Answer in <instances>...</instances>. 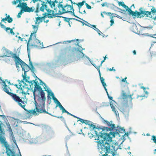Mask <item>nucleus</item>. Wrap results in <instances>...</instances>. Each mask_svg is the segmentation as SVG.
<instances>
[{
    "label": "nucleus",
    "mask_w": 156,
    "mask_h": 156,
    "mask_svg": "<svg viewBox=\"0 0 156 156\" xmlns=\"http://www.w3.org/2000/svg\"><path fill=\"white\" fill-rule=\"evenodd\" d=\"M110 105V102H103L101 104L100 106H99V107H105L108 106Z\"/></svg>",
    "instance_id": "79ce46f5"
},
{
    "label": "nucleus",
    "mask_w": 156,
    "mask_h": 156,
    "mask_svg": "<svg viewBox=\"0 0 156 156\" xmlns=\"http://www.w3.org/2000/svg\"><path fill=\"white\" fill-rule=\"evenodd\" d=\"M33 36L32 34H30V37L28 39V41L27 40H25V41L27 42V53L30 54V41L32 40V37Z\"/></svg>",
    "instance_id": "b1692460"
},
{
    "label": "nucleus",
    "mask_w": 156,
    "mask_h": 156,
    "mask_svg": "<svg viewBox=\"0 0 156 156\" xmlns=\"http://www.w3.org/2000/svg\"><path fill=\"white\" fill-rule=\"evenodd\" d=\"M118 7L116 6L113 3H108L107 7L115 11H117V10L115 9H117Z\"/></svg>",
    "instance_id": "7c9ffc66"
},
{
    "label": "nucleus",
    "mask_w": 156,
    "mask_h": 156,
    "mask_svg": "<svg viewBox=\"0 0 156 156\" xmlns=\"http://www.w3.org/2000/svg\"><path fill=\"white\" fill-rule=\"evenodd\" d=\"M3 60L5 61V62L8 63V64H10L11 65H13L12 60V59H10V58L9 59H3Z\"/></svg>",
    "instance_id": "a18cd8bd"
},
{
    "label": "nucleus",
    "mask_w": 156,
    "mask_h": 156,
    "mask_svg": "<svg viewBox=\"0 0 156 156\" xmlns=\"http://www.w3.org/2000/svg\"><path fill=\"white\" fill-rule=\"evenodd\" d=\"M7 117L8 118H10L14 120H16V121L15 122H17V123H22L23 122L22 121H21L18 119L15 118L14 117H11L9 116H7Z\"/></svg>",
    "instance_id": "37998d69"
},
{
    "label": "nucleus",
    "mask_w": 156,
    "mask_h": 156,
    "mask_svg": "<svg viewBox=\"0 0 156 156\" xmlns=\"http://www.w3.org/2000/svg\"><path fill=\"white\" fill-rule=\"evenodd\" d=\"M80 120H81L80 122H81L82 123H84L86 125H87L89 126V128L90 129V131H92L94 130H95V129H98V126H96V125H94L95 123H94L92 122L82 119Z\"/></svg>",
    "instance_id": "9d476101"
},
{
    "label": "nucleus",
    "mask_w": 156,
    "mask_h": 156,
    "mask_svg": "<svg viewBox=\"0 0 156 156\" xmlns=\"http://www.w3.org/2000/svg\"><path fill=\"white\" fill-rule=\"evenodd\" d=\"M114 124L113 123H110V122L108 121L107 122L106 125L109 128H110V130H112L113 127V126Z\"/></svg>",
    "instance_id": "5fc2aeb1"
},
{
    "label": "nucleus",
    "mask_w": 156,
    "mask_h": 156,
    "mask_svg": "<svg viewBox=\"0 0 156 156\" xmlns=\"http://www.w3.org/2000/svg\"><path fill=\"white\" fill-rule=\"evenodd\" d=\"M12 99L16 102L17 103L18 105L21 107H22L21 104H22L21 103L25 105L24 101L22 100L20 98V97L17 95H16V96L12 98Z\"/></svg>",
    "instance_id": "4be33fe9"
},
{
    "label": "nucleus",
    "mask_w": 156,
    "mask_h": 156,
    "mask_svg": "<svg viewBox=\"0 0 156 156\" xmlns=\"http://www.w3.org/2000/svg\"><path fill=\"white\" fill-rule=\"evenodd\" d=\"M113 15H114V16H115V17H117L119 19H122V20L123 21H127V22H128L129 23V22H129L128 21L129 20H124L123 19H122L123 17L120 16L118 15H117V14H116V13H114V14Z\"/></svg>",
    "instance_id": "680f3d73"
},
{
    "label": "nucleus",
    "mask_w": 156,
    "mask_h": 156,
    "mask_svg": "<svg viewBox=\"0 0 156 156\" xmlns=\"http://www.w3.org/2000/svg\"><path fill=\"white\" fill-rule=\"evenodd\" d=\"M36 20L35 21V24H37L38 25L42 22V20H41V17L38 16L35 18Z\"/></svg>",
    "instance_id": "c9c22d12"
},
{
    "label": "nucleus",
    "mask_w": 156,
    "mask_h": 156,
    "mask_svg": "<svg viewBox=\"0 0 156 156\" xmlns=\"http://www.w3.org/2000/svg\"><path fill=\"white\" fill-rule=\"evenodd\" d=\"M2 49L4 51H5V53H4L3 55L1 56L2 57H11V55L13 54V52L12 51L7 49L4 47L2 48Z\"/></svg>",
    "instance_id": "aec40b11"
},
{
    "label": "nucleus",
    "mask_w": 156,
    "mask_h": 156,
    "mask_svg": "<svg viewBox=\"0 0 156 156\" xmlns=\"http://www.w3.org/2000/svg\"><path fill=\"white\" fill-rule=\"evenodd\" d=\"M41 97H39L37 99V101L40 102L39 104H38L36 106H35V109L37 110V112L38 114V115L40 113H44L43 112H42L43 110H45V101L46 97L45 94L40 95Z\"/></svg>",
    "instance_id": "20e7f679"
},
{
    "label": "nucleus",
    "mask_w": 156,
    "mask_h": 156,
    "mask_svg": "<svg viewBox=\"0 0 156 156\" xmlns=\"http://www.w3.org/2000/svg\"><path fill=\"white\" fill-rule=\"evenodd\" d=\"M7 21L9 23H11L13 21V19L12 17H11L10 16H8L5 17Z\"/></svg>",
    "instance_id": "8fccbe9b"
},
{
    "label": "nucleus",
    "mask_w": 156,
    "mask_h": 156,
    "mask_svg": "<svg viewBox=\"0 0 156 156\" xmlns=\"http://www.w3.org/2000/svg\"><path fill=\"white\" fill-rule=\"evenodd\" d=\"M151 140H153V142L156 144V136L153 135L151 136Z\"/></svg>",
    "instance_id": "774afa93"
},
{
    "label": "nucleus",
    "mask_w": 156,
    "mask_h": 156,
    "mask_svg": "<svg viewBox=\"0 0 156 156\" xmlns=\"http://www.w3.org/2000/svg\"><path fill=\"white\" fill-rule=\"evenodd\" d=\"M38 80L39 81V83L42 86H45V87H44V88H46L47 89H45V90H44V91H47V93H48L50 91H51V90L50 89L47 85V84L45 83H44L42 80H41L39 78H38Z\"/></svg>",
    "instance_id": "bb28decb"
},
{
    "label": "nucleus",
    "mask_w": 156,
    "mask_h": 156,
    "mask_svg": "<svg viewBox=\"0 0 156 156\" xmlns=\"http://www.w3.org/2000/svg\"><path fill=\"white\" fill-rule=\"evenodd\" d=\"M100 79L102 85L106 84V83L105 81V78L103 77H101L100 78Z\"/></svg>",
    "instance_id": "338daca9"
},
{
    "label": "nucleus",
    "mask_w": 156,
    "mask_h": 156,
    "mask_svg": "<svg viewBox=\"0 0 156 156\" xmlns=\"http://www.w3.org/2000/svg\"><path fill=\"white\" fill-rule=\"evenodd\" d=\"M146 10L144 7H140L138 11L136 10L134 11L132 17L134 19L136 18L140 19L145 16Z\"/></svg>",
    "instance_id": "39448f33"
},
{
    "label": "nucleus",
    "mask_w": 156,
    "mask_h": 156,
    "mask_svg": "<svg viewBox=\"0 0 156 156\" xmlns=\"http://www.w3.org/2000/svg\"><path fill=\"white\" fill-rule=\"evenodd\" d=\"M113 130L112 129V130H109V131H110V132L109 133H107L106 132L105 133V135L103 137L112 136Z\"/></svg>",
    "instance_id": "603ef678"
},
{
    "label": "nucleus",
    "mask_w": 156,
    "mask_h": 156,
    "mask_svg": "<svg viewBox=\"0 0 156 156\" xmlns=\"http://www.w3.org/2000/svg\"><path fill=\"white\" fill-rule=\"evenodd\" d=\"M80 49L79 48L73 47L72 48L70 46L62 51L60 54L57 62L61 63L68 64L78 60H83L84 61L88 57L86 55L83 51L85 48H83L81 46Z\"/></svg>",
    "instance_id": "f257e3e1"
},
{
    "label": "nucleus",
    "mask_w": 156,
    "mask_h": 156,
    "mask_svg": "<svg viewBox=\"0 0 156 156\" xmlns=\"http://www.w3.org/2000/svg\"><path fill=\"white\" fill-rule=\"evenodd\" d=\"M33 96L34 101L33 102V103L34 104L35 106H37V105H38V104L36 101V97H37L38 98H39V97H41V96L40 95H39V94H38L33 95Z\"/></svg>",
    "instance_id": "e433bc0d"
},
{
    "label": "nucleus",
    "mask_w": 156,
    "mask_h": 156,
    "mask_svg": "<svg viewBox=\"0 0 156 156\" xmlns=\"http://www.w3.org/2000/svg\"><path fill=\"white\" fill-rule=\"evenodd\" d=\"M29 143L31 144H37L38 143L37 141L35 139H30V140H29Z\"/></svg>",
    "instance_id": "3c124183"
},
{
    "label": "nucleus",
    "mask_w": 156,
    "mask_h": 156,
    "mask_svg": "<svg viewBox=\"0 0 156 156\" xmlns=\"http://www.w3.org/2000/svg\"><path fill=\"white\" fill-rule=\"evenodd\" d=\"M106 144H105V145H102L100 143V140L98 141V149H99L101 148L102 151L104 150V151H105V153L109 154L111 153V152L112 150V149L110 148V145H105Z\"/></svg>",
    "instance_id": "f8f14e48"
},
{
    "label": "nucleus",
    "mask_w": 156,
    "mask_h": 156,
    "mask_svg": "<svg viewBox=\"0 0 156 156\" xmlns=\"http://www.w3.org/2000/svg\"><path fill=\"white\" fill-rule=\"evenodd\" d=\"M11 57L14 58V60H17L20 58L19 55H17L16 53H13V54L11 55Z\"/></svg>",
    "instance_id": "c03bdc74"
},
{
    "label": "nucleus",
    "mask_w": 156,
    "mask_h": 156,
    "mask_svg": "<svg viewBox=\"0 0 156 156\" xmlns=\"http://www.w3.org/2000/svg\"><path fill=\"white\" fill-rule=\"evenodd\" d=\"M36 79L35 80H26V82L29 83V86L30 87H32V86H33L34 84H35V82L36 81Z\"/></svg>",
    "instance_id": "4c0bfd02"
},
{
    "label": "nucleus",
    "mask_w": 156,
    "mask_h": 156,
    "mask_svg": "<svg viewBox=\"0 0 156 156\" xmlns=\"http://www.w3.org/2000/svg\"><path fill=\"white\" fill-rule=\"evenodd\" d=\"M79 19L83 21L84 22L86 23L85 25L88 26L90 27H91L92 24H90L89 23H88V22L85 20L81 18L80 17V18H78Z\"/></svg>",
    "instance_id": "4d7b16f0"
},
{
    "label": "nucleus",
    "mask_w": 156,
    "mask_h": 156,
    "mask_svg": "<svg viewBox=\"0 0 156 156\" xmlns=\"http://www.w3.org/2000/svg\"><path fill=\"white\" fill-rule=\"evenodd\" d=\"M67 12H68L66 11L65 9H62V12L59 10L57 13L58 16H59L63 14L67 13Z\"/></svg>",
    "instance_id": "864d4df0"
},
{
    "label": "nucleus",
    "mask_w": 156,
    "mask_h": 156,
    "mask_svg": "<svg viewBox=\"0 0 156 156\" xmlns=\"http://www.w3.org/2000/svg\"><path fill=\"white\" fill-rule=\"evenodd\" d=\"M123 129H118L117 130H116L115 131L116 132H119V133H125V129H124V128H123Z\"/></svg>",
    "instance_id": "bf43d9fd"
},
{
    "label": "nucleus",
    "mask_w": 156,
    "mask_h": 156,
    "mask_svg": "<svg viewBox=\"0 0 156 156\" xmlns=\"http://www.w3.org/2000/svg\"><path fill=\"white\" fill-rule=\"evenodd\" d=\"M35 110V108L34 109L29 110L28 111L26 112V114L28 115V116H30V117L31 115L30 114H32V115H34L35 116L39 115L37 110Z\"/></svg>",
    "instance_id": "cd10ccee"
},
{
    "label": "nucleus",
    "mask_w": 156,
    "mask_h": 156,
    "mask_svg": "<svg viewBox=\"0 0 156 156\" xmlns=\"http://www.w3.org/2000/svg\"><path fill=\"white\" fill-rule=\"evenodd\" d=\"M28 56L29 62V64L30 66L28 65L26 63H25V64H23V65H22L21 66L22 68V70L24 72L26 71L24 66H26V67H27L29 68V70H31L32 73H34V72L35 70V68L34 66L33 63L31 60L30 54H28Z\"/></svg>",
    "instance_id": "1a4fd4ad"
},
{
    "label": "nucleus",
    "mask_w": 156,
    "mask_h": 156,
    "mask_svg": "<svg viewBox=\"0 0 156 156\" xmlns=\"http://www.w3.org/2000/svg\"><path fill=\"white\" fill-rule=\"evenodd\" d=\"M16 8H20L21 9H23V10L25 12H33L34 10V6L31 7H29L27 5V2H21L20 4H19L16 6Z\"/></svg>",
    "instance_id": "6e6552de"
},
{
    "label": "nucleus",
    "mask_w": 156,
    "mask_h": 156,
    "mask_svg": "<svg viewBox=\"0 0 156 156\" xmlns=\"http://www.w3.org/2000/svg\"><path fill=\"white\" fill-rule=\"evenodd\" d=\"M48 2V4L49 5L50 7L52 9L53 8V7H55V3H58V2L57 0H55L54 1L50 0Z\"/></svg>",
    "instance_id": "c756f323"
},
{
    "label": "nucleus",
    "mask_w": 156,
    "mask_h": 156,
    "mask_svg": "<svg viewBox=\"0 0 156 156\" xmlns=\"http://www.w3.org/2000/svg\"><path fill=\"white\" fill-rule=\"evenodd\" d=\"M0 143L2 144H4V147L6 148V153L7 156H18V154L16 153V151L14 149H11L6 140V138L5 140L3 141L2 143L1 142Z\"/></svg>",
    "instance_id": "423d86ee"
},
{
    "label": "nucleus",
    "mask_w": 156,
    "mask_h": 156,
    "mask_svg": "<svg viewBox=\"0 0 156 156\" xmlns=\"http://www.w3.org/2000/svg\"><path fill=\"white\" fill-rule=\"evenodd\" d=\"M4 127H6L5 125L3 123L2 121L0 120V142H2L3 141L5 140V138L4 136L5 133L4 128L2 127V126Z\"/></svg>",
    "instance_id": "ddd939ff"
},
{
    "label": "nucleus",
    "mask_w": 156,
    "mask_h": 156,
    "mask_svg": "<svg viewBox=\"0 0 156 156\" xmlns=\"http://www.w3.org/2000/svg\"><path fill=\"white\" fill-rule=\"evenodd\" d=\"M34 84V87L36 88L39 90V94L40 95L45 94V93L44 92V90H43L42 87L41 86V85L36 80V81Z\"/></svg>",
    "instance_id": "6ab92c4d"
},
{
    "label": "nucleus",
    "mask_w": 156,
    "mask_h": 156,
    "mask_svg": "<svg viewBox=\"0 0 156 156\" xmlns=\"http://www.w3.org/2000/svg\"><path fill=\"white\" fill-rule=\"evenodd\" d=\"M60 109L61 110H62V112L63 113H66L67 112V111L66 110V109L63 107L62 106V105H61L60 107H59Z\"/></svg>",
    "instance_id": "e2e57ef3"
},
{
    "label": "nucleus",
    "mask_w": 156,
    "mask_h": 156,
    "mask_svg": "<svg viewBox=\"0 0 156 156\" xmlns=\"http://www.w3.org/2000/svg\"><path fill=\"white\" fill-rule=\"evenodd\" d=\"M59 55H59V56L58 57V59L56 60L55 61L56 63H59L60 64H66V63H64L62 64V63H61L59 62H57V60H58V57L59 56ZM47 66L48 67V68H55V67H56V66H57V64H54V63H47Z\"/></svg>",
    "instance_id": "a878e982"
},
{
    "label": "nucleus",
    "mask_w": 156,
    "mask_h": 156,
    "mask_svg": "<svg viewBox=\"0 0 156 156\" xmlns=\"http://www.w3.org/2000/svg\"><path fill=\"white\" fill-rule=\"evenodd\" d=\"M49 93H50V96L52 98V99L53 100L54 102L56 104L55 108H56L58 106V107H60V106L61 105H62V104L60 103V102L55 97L54 93L51 90V91H50L49 92L48 94Z\"/></svg>",
    "instance_id": "f3484780"
},
{
    "label": "nucleus",
    "mask_w": 156,
    "mask_h": 156,
    "mask_svg": "<svg viewBox=\"0 0 156 156\" xmlns=\"http://www.w3.org/2000/svg\"><path fill=\"white\" fill-rule=\"evenodd\" d=\"M98 116L100 118V119L102 122L104 124L106 125L108 121L107 120L105 119L102 117L101 115L98 112Z\"/></svg>",
    "instance_id": "a19ab883"
},
{
    "label": "nucleus",
    "mask_w": 156,
    "mask_h": 156,
    "mask_svg": "<svg viewBox=\"0 0 156 156\" xmlns=\"http://www.w3.org/2000/svg\"><path fill=\"white\" fill-rule=\"evenodd\" d=\"M145 13V17H147L149 16V15H151L152 14L151 11H149L146 10Z\"/></svg>",
    "instance_id": "69168bd1"
},
{
    "label": "nucleus",
    "mask_w": 156,
    "mask_h": 156,
    "mask_svg": "<svg viewBox=\"0 0 156 156\" xmlns=\"http://www.w3.org/2000/svg\"><path fill=\"white\" fill-rule=\"evenodd\" d=\"M86 58L87 59L83 61L84 64L89 66L92 65L98 70V66H96L95 64L94 63L93 61L89 57Z\"/></svg>",
    "instance_id": "a211bd4d"
},
{
    "label": "nucleus",
    "mask_w": 156,
    "mask_h": 156,
    "mask_svg": "<svg viewBox=\"0 0 156 156\" xmlns=\"http://www.w3.org/2000/svg\"><path fill=\"white\" fill-rule=\"evenodd\" d=\"M130 24H133V25L132 26V27H130V30L133 32L135 34H137L139 35H142L150 37H154L153 36H152V34H149L147 33H145L143 34H140L139 32V31L136 25V24L133 22H129Z\"/></svg>",
    "instance_id": "0eeeda50"
},
{
    "label": "nucleus",
    "mask_w": 156,
    "mask_h": 156,
    "mask_svg": "<svg viewBox=\"0 0 156 156\" xmlns=\"http://www.w3.org/2000/svg\"><path fill=\"white\" fill-rule=\"evenodd\" d=\"M43 127L44 129L43 134L40 136L37 139L39 140L41 138L43 139V140L42 142L53 137L54 134L53 131L48 126L45 125Z\"/></svg>",
    "instance_id": "7ed1b4c3"
},
{
    "label": "nucleus",
    "mask_w": 156,
    "mask_h": 156,
    "mask_svg": "<svg viewBox=\"0 0 156 156\" xmlns=\"http://www.w3.org/2000/svg\"><path fill=\"white\" fill-rule=\"evenodd\" d=\"M96 105L97 102H96L95 103L94 102L91 104V107L92 108V111H95L96 113H98V111L97 110V106Z\"/></svg>",
    "instance_id": "473e14b6"
},
{
    "label": "nucleus",
    "mask_w": 156,
    "mask_h": 156,
    "mask_svg": "<svg viewBox=\"0 0 156 156\" xmlns=\"http://www.w3.org/2000/svg\"><path fill=\"white\" fill-rule=\"evenodd\" d=\"M133 7L134 9L135 8L134 4H133L130 7L126 5L125 4L123 5V7L126 10L128 11V14L129 15V17L127 18L126 19L130 21L131 18L132 16L134 11H133L131 9V7Z\"/></svg>",
    "instance_id": "2eb2a0df"
},
{
    "label": "nucleus",
    "mask_w": 156,
    "mask_h": 156,
    "mask_svg": "<svg viewBox=\"0 0 156 156\" xmlns=\"http://www.w3.org/2000/svg\"><path fill=\"white\" fill-rule=\"evenodd\" d=\"M110 128L108 127L105 126H98V131H100V130H102V131L98 133V140H99V137L102 138L105 135L106 132L109 131Z\"/></svg>",
    "instance_id": "9b49d317"
},
{
    "label": "nucleus",
    "mask_w": 156,
    "mask_h": 156,
    "mask_svg": "<svg viewBox=\"0 0 156 156\" xmlns=\"http://www.w3.org/2000/svg\"><path fill=\"white\" fill-rule=\"evenodd\" d=\"M32 87H33V86H32V87H31V88L30 91H31L33 93V95H36V92L37 91H38L39 92L38 94L39 93V90L36 88L34 87V89L33 90V89Z\"/></svg>",
    "instance_id": "09e8293b"
},
{
    "label": "nucleus",
    "mask_w": 156,
    "mask_h": 156,
    "mask_svg": "<svg viewBox=\"0 0 156 156\" xmlns=\"http://www.w3.org/2000/svg\"><path fill=\"white\" fill-rule=\"evenodd\" d=\"M69 7L70 8V11H69L68 9V10H66V11L68 12H67V13L70 14L72 16H74L75 17L78 19L80 18V17L76 15L74 13V11L75 10L73 8V5H70V6H69Z\"/></svg>",
    "instance_id": "393cba45"
},
{
    "label": "nucleus",
    "mask_w": 156,
    "mask_h": 156,
    "mask_svg": "<svg viewBox=\"0 0 156 156\" xmlns=\"http://www.w3.org/2000/svg\"><path fill=\"white\" fill-rule=\"evenodd\" d=\"M50 18L51 19L53 18H55V17H60L61 18L62 17V16H58V14L57 13H53V14H51L49 15Z\"/></svg>",
    "instance_id": "58836bf2"
},
{
    "label": "nucleus",
    "mask_w": 156,
    "mask_h": 156,
    "mask_svg": "<svg viewBox=\"0 0 156 156\" xmlns=\"http://www.w3.org/2000/svg\"><path fill=\"white\" fill-rule=\"evenodd\" d=\"M18 115L20 116L19 118L21 119H27L30 118V116H27L24 114H22L21 113L18 114Z\"/></svg>",
    "instance_id": "72a5a7b5"
},
{
    "label": "nucleus",
    "mask_w": 156,
    "mask_h": 156,
    "mask_svg": "<svg viewBox=\"0 0 156 156\" xmlns=\"http://www.w3.org/2000/svg\"><path fill=\"white\" fill-rule=\"evenodd\" d=\"M117 9L121 11H118V12L122 14H124L126 17V18L123 17V18L127 20L126 19L129 17V16H128L127 15H128V11L126 9H122L118 7H117Z\"/></svg>",
    "instance_id": "c85d7f7f"
},
{
    "label": "nucleus",
    "mask_w": 156,
    "mask_h": 156,
    "mask_svg": "<svg viewBox=\"0 0 156 156\" xmlns=\"http://www.w3.org/2000/svg\"><path fill=\"white\" fill-rule=\"evenodd\" d=\"M14 61L15 62V65L16 66L20 65L21 66L22 65H23V64H25V63L21 59L17 60H16Z\"/></svg>",
    "instance_id": "2f4dec72"
},
{
    "label": "nucleus",
    "mask_w": 156,
    "mask_h": 156,
    "mask_svg": "<svg viewBox=\"0 0 156 156\" xmlns=\"http://www.w3.org/2000/svg\"><path fill=\"white\" fill-rule=\"evenodd\" d=\"M3 86V90L8 94V95H10L12 98H13L16 95V94L14 93H13L10 92L8 90H9L10 87L8 86H7L5 82L3 83V84H2Z\"/></svg>",
    "instance_id": "dca6fc26"
},
{
    "label": "nucleus",
    "mask_w": 156,
    "mask_h": 156,
    "mask_svg": "<svg viewBox=\"0 0 156 156\" xmlns=\"http://www.w3.org/2000/svg\"><path fill=\"white\" fill-rule=\"evenodd\" d=\"M113 127L112 129L114 131H115L116 130H117L119 129H123V128H124V127H122L118 125L117 126H116L115 125V124H114Z\"/></svg>",
    "instance_id": "de8ad7c7"
},
{
    "label": "nucleus",
    "mask_w": 156,
    "mask_h": 156,
    "mask_svg": "<svg viewBox=\"0 0 156 156\" xmlns=\"http://www.w3.org/2000/svg\"><path fill=\"white\" fill-rule=\"evenodd\" d=\"M125 133L124 134V136H126L128 138L129 140V142H131L132 141L131 139L129 136V135L132 133V132L131 131V130L129 131H127V132H126L125 131V133Z\"/></svg>",
    "instance_id": "ea45409f"
},
{
    "label": "nucleus",
    "mask_w": 156,
    "mask_h": 156,
    "mask_svg": "<svg viewBox=\"0 0 156 156\" xmlns=\"http://www.w3.org/2000/svg\"><path fill=\"white\" fill-rule=\"evenodd\" d=\"M128 98L130 99L129 102V105H128L129 106L128 108H129V109L130 110V109H132L133 108V104L132 103V100L133 99H134V98H133L132 97L129 96V97H128Z\"/></svg>",
    "instance_id": "f704fd0d"
},
{
    "label": "nucleus",
    "mask_w": 156,
    "mask_h": 156,
    "mask_svg": "<svg viewBox=\"0 0 156 156\" xmlns=\"http://www.w3.org/2000/svg\"><path fill=\"white\" fill-rule=\"evenodd\" d=\"M151 7L152 8L151 9V11L152 14L154 15L156 13V8L153 6H151Z\"/></svg>",
    "instance_id": "13d9d810"
},
{
    "label": "nucleus",
    "mask_w": 156,
    "mask_h": 156,
    "mask_svg": "<svg viewBox=\"0 0 156 156\" xmlns=\"http://www.w3.org/2000/svg\"><path fill=\"white\" fill-rule=\"evenodd\" d=\"M67 112H66V113H67L68 115H71V116H73L74 118H77V119H78V120H77V122H78L79 121H80L81 120L80 119H82V118H80V117H77V116H76V115H73V114H72L70 113H69V112L67 111Z\"/></svg>",
    "instance_id": "49530a36"
},
{
    "label": "nucleus",
    "mask_w": 156,
    "mask_h": 156,
    "mask_svg": "<svg viewBox=\"0 0 156 156\" xmlns=\"http://www.w3.org/2000/svg\"><path fill=\"white\" fill-rule=\"evenodd\" d=\"M103 139L100 140V143L102 145H105V144L109 145L111 144V142L112 141L113 136H109L102 137Z\"/></svg>",
    "instance_id": "4468645a"
},
{
    "label": "nucleus",
    "mask_w": 156,
    "mask_h": 156,
    "mask_svg": "<svg viewBox=\"0 0 156 156\" xmlns=\"http://www.w3.org/2000/svg\"><path fill=\"white\" fill-rule=\"evenodd\" d=\"M128 93H127V94L123 90H122L120 96L118 98V99H120L122 101L118 106V109L123 113L126 120H127L129 118L130 111L129 108H128L129 107L128 102Z\"/></svg>",
    "instance_id": "f03ea898"
},
{
    "label": "nucleus",
    "mask_w": 156,
    "mask_h": 156,
    "mask_svg": "<svg viewBox=\"0 0 156 156\" xmlns=\"http://www.w3.org/2000/svg\"><path fill=\"white\" fill-rule=\"evenodd\" d=\"M24 12H25V11L23 10H22V9H21V10L18 13V14L17 16V17L18 18L21 17V16Z\"/></svg>",
    "instance_id": "0e129e2a"
},
{
    "label": "nucleus",
    "mask_w": 156,
    "mask_h": 156,
    "mask_svg": "<svg viewBox=\"0 0 156 156\" xmlns=\"http://www.w3.org/2000/svg\"><path fill=\"white\" fill-rule=\"evenodd\" d=\"M48 95L47 96V103L49 105L51 104V98L50 93H48Z\"/></svg>",
    "instance_id": "6e6d98bb"
},
{
    "label": "nucleus",
    "mask_w": 156,
    "mask_h": 156,
    "mask_svg": "<svg viewBox=\"0 0 156 156\" xmlns=\"http://www.w3.org/2000/svg\"><path fill=\"white\" fill-rule=\"evenodd\" d=\"M9 121L10 122H14V123H11L12 126H13V127L15 128V127H18V125L17 123V124H16V125H15V123H16V122H15V120H14L13 119H9Z\"/></svg>",
    "instance_id": "052dcab7"
},
{
    "label": "nucleus",
    "mask_w": 156,
    "mask_h": 156,
    "mask_svg": "<svg viewBox=\"0 0 156 156\" xmlns=\"http://www.w3.org/2000/svg\"><path fill=\"white\" fill-rule=\"evenodd\" d=\"M54 68H47L46 67L44 69L45 72L50 75L53 76L55 74V72L54 70Z\"/></svg>",
    "instance_id": "5701e85b"
},
{
    "label": "nucleus",
    "mask_w": 156,
    "mask_h": 156,
    "mask_svg": "<svg viewBox=\"0 0 156 156\" xmlns=\"http://www.w3.org/2000/svg\"><path fill=\"white\" fill-rule=\"evenodd\" d=\"M3 29L8 34H11L12 35H14L15 34L13 30L15 29V28L14 27H13L12 28H11L9 27H6L4 25Z\"/></svg>",
    "instance_id": "412c9836"
}]
</instances>
